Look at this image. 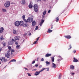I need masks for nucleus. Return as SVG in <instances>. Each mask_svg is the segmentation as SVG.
<instances>
[{
	"instance_id": "nucleus-1",
	"label": "nucleus",
	"mask_w": 79,
	"mask_h": 79,
	"mask_svg": "<svg viewBox=\"0 0 79 79\" xmlns=\"http://www.w3.org/2000/svg\"><path fill=\"white\" fill-rule=\"evenodd\" d=\"M13 55V52H12L10 50L8 51L5 54V57H6V58H10V55Z\"/></svg>"
},
{
	"instance_id": "nucleus-2",
	"label": "nucleus",
	"mask_w": 79,
	"mask_h": 79,
	"mask_svg": "<svg viewBox=\"0 0 79 79\" xmlns=\"http://www.w3.org/2000/svg\"><path fill=\"white\" fill-rule=\"evenodd\" d=\"M25 21L26 23H32V21H33V19L29 17L27 20H25Z\"/></svg>"
},
{
	"instance_id": "nucleus-3",
	"label": "nucleus",
	"mask_w": 79,
	"mask_h": 79,
	"mask_svg": "<svg viewBox=\"0 0 79 79\" xmlns=\"http://www.w3.org/2000/svg\"><path fill=\"white\" fill-rule=\"evenodd\" d=\"M34 10L36 13H37L38 11V10H39V6L36 4H35L34 6Z\"/></svg>"
},
{
	"instance_id": "nucleus-4",
	"label": "nucleus",
	"mask_w": 79,
	"mask_h": 79,
	"mask_svg": "<svg viewBox=\"0 0 79 79\" xmlns=\"http://www.w3.org/2000/svg\"><path fill=\"white\" fill-rule=\"evenodd\" d=\"M10 1H7L4 4V6L6 8H8L10 6Z\"/></svg>"
},
{
	"instance_id": "nucleus-5",
	"label": "nucleus",
	"mask_w": 79,
	"mask_h": 79,
	"mask_svg": "<svg viewBox=\"0 0 79 79\" xmlns=\"http://www.w3.org/2000/svg\"><path fill=\"white\" fill-rule=\"evenodd\" d=\"M14 24L15 26L18 27L20 25V22L18 21H17L14 23Z\"/></svg>"
},
{
	"instance_id": "nucleus-6",
	"label": "nucleus",
	"mask_w": 79,
	"mask_h": 79,
	"mask_svg": "<svg viewBox=\"0 0 79 79\" xmlns=\"http://www.w3.org/2000/svg\"><path fill=\"white\" fill-rule=\"evenodd\" d=\"M0 60L2 62H6L7 61V59H5V57H1L0 58Z\"/></svg>"
},
{
	"instance_id": "nucleus-7",
	"label": "nucleus",
	"mask_w": 79,
	"mask_h": 79,
	"mask_svg": "<svg viewBox=\"0 0 79 79\" xmlns=\"http://www.w3.org/2000/svg\"><path fill=\"white\" fill-rule=\"evenodd\" d=\"M21 39V37L19 36H15V40H19Z\"/></svg>"
},
{
	"instance_id": "nucleus-8",
	"label": "nucleus",
	"mask_w": 79,
	"mask_h": 79,
	"mask_svg": "<svg viewBox=\"0 0 79 79\" xmlns=\"http://www.w3.org/2000/svg\"><path fill=\"white\" fill-rule=\"evenodd\" d=\"M64 37L66 38V39H71V36L70 35H67L66 36H64Z\"/></svg>"
},
{
	"instance_id": "nucleus-9",
	"label": "nucleus",
	"mask_w": 79,
	"mask_h": 79,
	"mask_svg": "<svg viewBox=\"0 0 79 79\" xmlns=\"http://www.w3.org/2000/svg\"><path fill=\"white\" fill-rule=\"evenodd\" d=\"M3 31H4V28L3 27H1L0 28V34H2L3 32Z\"/></svg>"
},
{
	"instance_id": "nucleus-10",
	"label": "nucleus",
	"mask_w": 79,
	"mask_h": 79,
	"mask_svg": "<svg viewBox=\"0 0 79 79\" xmlns=\"http://www.w3.org/2000/svg\"><path fill=\"white\" fill-rule=\"evenodd\" d=\"M28 6L30 8H32V2H31L29 5Z\"/></svg>"
},
{
	"instance_id": "nucleus-11",
	"label": "nucleus",
	"mask_w": 79,
	"mask_h": 79,
	"mask_svg": "<svg viewBox=\"0 0 79 79\" xmlns=\"http://www.w3.org/2000/svg\"><path fill=\"white\" fill-rule=\"evenodd\" d=\"M52 68H56V65L55 64V63H52Z\"/></svg>"
},
{
	"instance_id": "nucleus-12",
	"label": "nucleus",
	"mask_w": 79,
	"mask_h": 79,
	"mask_svg": "<svg viewBox=\"0 0 79 79\" xmlns=\"http://www.w3.org/2000/svg\"><path fill=\"white\" fill-rule=\"evenodd\" d=\"M20 3L22 5H24L26 4V1L25 0H22L20 1Z\"/></svg>"
},
{
	"instance_id": "nucleus-13",
	"label": "nucleus",
	"mask_w": 79,
	"mask_h": 79,
	"mask_svg": "<svg viewBox=\"0 0 79 79\" xmlns=\"http://www.w3.org/2000/svg\"><path fill=\"white\" fill-rule=\"evenodd\" d=\"M40 72H42V71H40V72H37V71H36V73H35V76H37V75H39V74L40 73Z\"/></svg>"
},
{
	"instance_id": "nucleus-14",
	"label": "nucleus",
	"mask_w": 79,
	"mask_h": 79,
	"mask_svg": "<svg viewBox=\"0 0 79 79\" xmlns=\"http://www.w3.org/2000/svg\"><path fill=\"white\" fill-rule=\"evenodd\" d=\"M52 56V54H49V53H47V54L45 56L46 57H48L49 56Z\"/></svg>"
},
{
	"instance_id": "nucleus-15",
	"label": "nucleus",
	"mask_w": 79,
	"mask_h": 79,
	"mask_svg": "<svg viewBox=\"0 0 79 79\" xmlns=\"http://www.w3.org/2000/svg\"><path fill=\"white\" fill-rule=\"evenodd\" d=\"M16 48L18 50H19L21 48V47H20V45H18L16 46Z\"/></svg>"
},
{
	"instance_id": "nucleus-16",
	"label": "nucleus",
	"mask_w": 79,
	"mask_h": 79,
	"mask_svg": "<svg viewBox=\"0 0 79 79\" xmlns=\"http://www.w3.org/2000/svg\"><path fill=\"white\" fill-rule=\"evenodd\" d=\"M73 62H75L76 63L78 62V60L77 59L75 58V57L73 58Z\"/></svg>"
},
{
	"instance_id": "nucleus-17",
	"label": "nucleus",
	"mask_w": 79,
	"mask_h": 79,
	"mask_svg": "<svg viewBox=\"0 0 79 79\" xmlns=\"http://www.w3.org/2000/svg\"><path fill=\"white\" fill-rule=\"evenodd\" d=\"M16 60L13 59V60H11L10 61V62L8 63V64L10 63H11V62H16Z\"/></svg>"
},
{
	"instance_id": "nucleus-18",
	"label": "nucleus",
	"mask_w": 79,
	"mask_h": 79,
	"mask_svg": "<svg viewBox=\"0 0 79 79\" xmlns=\"http://www.w3.org/2000/svg\"><path fill=\"white\" fill-rule=\"evenodd\" d=\"M13 44H14V42L11 41L8 42L9 45H13Z\"/></svg>"
},
{
	"instance_id": "nucleus-19",
	"label": "nucleus",
	"mask_w": 79,
	"mask_h": 79,
	"mask_svg": "<svg viewBox=\"0 0 79 79\" xmlns=\"http://www.w3.org/2000/svg\"><path fill=\"white\" fill-rule=\"evenodd\" d=\"M32 25L33 26H35V21H33L32 23Z\"/></svg>"
},
{
	"instance_id": "nucleus-20",
	"label": "nucleus",
	"mask_w": 79,
	"mask_h": 79,
	"mask_svg": "<svg viewBox=\"0 0 79 79\" xmlns=\"http://www.w3.org/2000/svg\"><path fill=\"white\" fill-rule=\"evenodd\" d=\"M21 26H23L24 24V22L22 21H21L19 22Z\"/></svg>"
},
{
	"instance_id": "nucleus-21",
	"label": "nucleus",
	"mask_w": 79,
	"mask_h": 79,
	"mask_svg": "<svg viewBox=\"0 0 79 79\" xmlns=\"http://www.w3.org/2000/svg\"><path fill=\"white\" fill-rule=\"evenodd\" d=\"M2 44L3 47H5V46H6V43L4 41L2 42Z\"/></svg>"
},
{
	"instance_id": "nucleus-22",
	"label": "nucleus",
	"mask_w": 79,
	"mask_h": 79,
	"mask_svg": "<svg viewBox=\"0 0 79 79\" xmlns=\"http://www.w3.org/2000/svg\"><path fill=\"white\" fill-rule=\"evenodd\" d=\"M48 69L47 71H49V68H47V69L43 68L41 69V71H43L44 70H45V69Z\"/></svg>"
},
{
	"instance_id": "nucleus-23",
	"label": "nucleus",
	"mask_w": 79,
	"mask_h": 79,
	"mask_svg": "<svg viewBox=\"0 0 79 79\" xmlns=\"http://www.w3.org/2000/svg\"><path fill=\"white\" fill-rule=\"evenodd\" d=\"M52 30H50V28H49L48 30V33H50L52 32Z\"/></svg>"
},
{
	"instance_id": "nucleus-24",
	"label": "nucleus",
	"mask_w": 79,
	"mask_h": 79,
	"mask_svg": "<svg viewBox=\"0 0 79 79\" xmlns=\"http://www.w3.org/2000/svg\"><path fill=\"white\" fill-rule=\"evenodd\" d=\"M70 69H74V66H73V65H71Z\"/></svg>"
},
{
	"instance_id": "nucleus-25",
	"label": "nucleus",
	"mask_w": 79,
	"mask_h": 79,
	"mask_svg": "<svg viewBox=\"0 0 79 79\" xmlns=\"http://www.w3.org/2000/svg\"><path fill=\"white\" fill-rule=\"evenodd\" d=\"M0 39H1V40H3L4 38H3V35H2L1 36Z\"/></svg>"
},
{
	"instance_id": "nucleus-26",
	"label": "nucleus",
	"mask_w": 79,
	"mask_h": 79,
	"mask_svg": "<svg viewBox=\"0 0 79 79\" xmlns=\"http://www.w3.org/2000/svg\"><path fill=\"white\" fill-rule=\"evenodd\" d=\"M22 17H23V19L24 21V22H25L26 21H25V20H26L25 19V15H23Z\"/></svg>"
},
{
	"instance_id": "nucleus-27",
	"label": "nucleus",
	"mask_w": 79,
	"mask_h": 79,
	"mask_svg": "<svg viewBox=\"0 0 79 79\" xmlns=\"http://www.w3.org/2000/svg\"><path fill=\"white\" fill-rule=\"evenodd\" d=\"M59 21V17H57L56 18V22H58V21Z\"/></svg>"
},
{
	"instance_id": "nucleus-28",
	"label": "nucleus",
	"mask_w": 79,
	"mask_h": 79,
	"mask_svg": "<svg viewBox=\"0 0 79 79\" xmlns=\"http://www.w3.org/2000/svg\"><path fill=\"white\" fill-rule=\"evenodd\" d=\"M15 45H18V44H19V42H18V41H17L16 40L15 41Z\"/></svg>"
},
{
	"instance_id": "nucleus-29",
	"label": "nucleus",
	"mask_w": 79,
	"mask_h": 79,
	"mask_svg": "<svg viewBox=\"0 0 79 79\" xmlns=\"http://www.w3.org/2000/svg\"><path fill=\"white\" fill-rule=\"evenodd\" d=\"M46 63L47 64H50V62H48V61H46Z\"/></svg>"
},
{
	"instance_id": "nucleus-30",
	"label": "nucleus",
	"mask_w": 79,
	"mask_h": 79,
	"mask_svg": "<svg viewBox=\"0 0 79 79\" xmlns=\"http://www.w3.org/2000/svg\"><path fill=\"white\" fill-rule=\"evenodd\" d=\"M2 11H3V12H5V13L6 12V9H2Z\"/></svg>"
},
{
	"instance_id": "nucleus-31",
	"label": "nucleus",
	"mask_w": 79,
	"mask_h": 79,
	"mask_svg": "<svg viewBox=\"0 0 79 79\" xmlns=\"http://www.w3.org/2000/svg\"><path fill=\"white\" fill-rule=\"evenodd\" d=\"M51 60L52 61V62H54V60H55V59L54 58V57H52L51 58Z\"/></svg>"
},
{
	"instance_id": "nucleus-32",
	"label": "nucleus",
	"mask_w": 79,
	"mask_h": 79,
	"mask_svg": "<svg viewBox=\"0 0 79 79\" xmlns=\"http://www.w3.org/2000/svg\"><path fill=\"white\" fill-rule=\"evenodd\" d=\"M27 25H28V24H27V23H25L24 24L23 26L24 27H27Z\"/></svg>"
},
{
	"instance_id": "nucleus-33",
	"label": "nucleus",
	"mask_w": 79,
	"mask_h": 79,
	"mask_svg": "<svg viewBox=\"0 0 79 79\" xmlns=\"http://www.w3.org/2000/svg\"><path fill=\"white\" fill-rule=\"evenodd\" d=\"M47 13V11H46V10H45L43 13V15H45V14H46V13Z\"/></svg>"
},
{
	"instance_id": "nucleus-34",
	"label": "nucleus",
	"mask_w": 79,
	"mask_h": 79,
	"mask_svg": "<svg viewBox=\"0 0 79 79\" xmlns=\"http://www.w3.org/2000/svg\"><path fill=\"white\" fill-rule=\"evenodd\" d=\"M13 34H16V31L14 30H13Z\"/></svg>"
},
{
	"instance_id": "nucleus-35",
	"label": "nucleus",
	"mask_w": 79,
	"mask_h": 79,
	"mask_svg": "<svg viewBox=\"0 0 79 79\" xmlns=\"http://www.w3.org/2000/svg\"><path fill=\"white\" fill-rule=\"evenodd\" d=\"M61 75H60L59 77V79H61Z\"/></svg>"
},
{
	"instance_id": "nucleus-36",
	"label": "nucleus",
	"mask_w": 79,
	"mask_h": 79,
	"mask_svg": "<svg viewBox=\"0 0 79 79\" xmlns=\"http://www.w3.org/2000/svg\"><path fill=\"white\" fill-rule=\"evenodd\" d=\"M59 57L60 58V60H63V58H62L61 56H59Z\"/></svg>"
},
{
	"instance_id": "nucleus-37",
	"label": "nucleus",
	"mask_w": 79,
	"mask_h": 79,
	"mask_svg": "<svg viewBox=\"0 0 79 79\" xmlns=\"http://www.w3.org/2000/svg\"><path fill=\"white\" fill-rule=\"evenodd\" d=\"M38 29H39V27L38 26H37L35 28V30H37Z\"/></svg>"
},
{
	"instance_id": "nucleus-38",
	"label": "nucleus",
	"mask_w": 79,
	"mask_h": 79,
	"mask_svg": "<svg viewBox=\"0 0 79 79\" xmlns=\"http://www.w3.org/2000/svg\"><path fill=\"white\" fill-rule=\"evenodd\" d=\"M8 48H9V50H11V47L10 46H8Z\"/></svg>"
},
{
	"instance_id": "nucleus-39",
	"label": "nucleus",
	"mask_w": 79,
	"mask_h": 79,
	"mask_svg": "<svg viewBox=\"0 0 79 79\" xmlns=\"http://www.w3.org/2000/svg\"><path fill=\"white\" fill-rule=\"evenodd\" d=\"M23 35V36H24V37H25V36H26V35H27V33H25Z\"/></svg>"
},
{
	"instance_id": "nucleus-40",
	"label": "nucleus",
	"mask_w": 79,
	"mask_h": 79,
	"mask_svg": "<svg viewBox=\"0 0 79 79\" xmlns=\"http://www.w3.org/2000/svg\"><path fill=\"white\" fill-rule=\"evenodd\" d=\"M37 41H35L33 43V44H37Z\"/></svg>"
},
{
	"instance_id": "nucleus-41",
	"label": "nucleus",
	"mask_w": 79,
	"mask_h": 79,
	"mask_svg": "<svg viewBox=\"0 0 79 79\" xmlns=\"http://www.w3.org/2000/svg\"><path fill=\"white\" fill-rule=\"evenodd\" d=\"M35 60H34L32 61V64H34L35 63Z\"/></svg>"
},
{
	"instance_id": "nucleus-42",
	"label": "nucleus",
	"mask_w": 79,
	"mask_h": 79,
	"mask_svg": "<svg viewBox=\"0 0 79 79\" xmlns=\"http://www.w3.org/2000/svg\"><path fill=\"white\" fill-rule=\"evenodd\" d=\"M69 47H70V48H69L68 49V50H69V49H71V45L70 44V45H69Z\"/></svg>"
},
{
	"instance_id": "nucleus-43",
	"label": "nucleus",
	"mask_w": 79,
	"mask_h": 79,
	"mask_svg": "<svg viewBox=\"0 0 79 79\" xmlns=\"http://www.w3.org/2000/svg\"><path fill=\"white\" fill-rule=\"evenodd\" d=\"M45 21L44 20L42 19L41 20V22L42 23H43L44 22V21Z\"/></svg>"
},
{
	"instance_id": "nucleus-44",
	"label": "nucleus",
	"mask_w": 79,
	"mask_h": 79,
	"mask_svg": "<svg viewBox=\"0 0 79 79\" xmlns=\"http://www.w3.org/2000/svg\"><path fill=\"white\" fill-rule=\"evenodd\" d=\"M44 61V58H42L41 59V61Z\"/></svg>"
},
{
	"instance_id": "nucleus-45",
	"label": "nucleus",
	"mask_w": 79,
	"mask_h": 79,
	"mask_svg": "<svg viewBox=\"0 0 79 79\" xmlns=\"http://www.w3.org/2000/svg\"><path fill=\"white\" fill-rule=\"evenodd\" d=\"M43 24V23H42V22H40V26H42V24Z\"/></svg>"
},
{
	"instance_id": "nucleus-46",
	"label": "nucleus",
	"mask_w": 79,
	"mask_h": 79,
	"mask_svg": "<svg viewBox=\"0 0 79 79\" xmlns=\"http://www.w3.org/2000/svg\"><path fill=\"white\" fill-rule=\"evenodd\" d=\"M61 59H57V61H61Z\"/></svg>"
},
{
	"instance_id": "nucleus-47",
	"label": "nucleus",
	"mask_w": 79,
	"mask_h": 79,
	"mask_svg": "<svg viewBox=\"0 0 79 79\" xmlns=\"http://www.w3.org/2000/svg\"><path fill=\"white\" fill-rule=\"evenodd\" d=\"M27 74H28L29 76H31V75L30 73H27Z\"/></svg>"
},
{
	"instance_id": "nucleus-48",
	"label": "nucleus",
	"mask_w": 79,
	"mask_h": 79,
	"mask_svg": "<svg viewBox=\"0 0 79 79\" xmlns=\"http://www.w3.org/2000/svg\"><path fill=\"white\" fill-rule=\"evenodd\" d=\"M10 51V52H14V50H13V49H11Z\"/></svg>"
},
{
	"instance_id": "nucleus-49",
	"label": "nucleus",
	"mask_w": 79,
	"mask_h": 79,
	"mask_svg": "<svg viewBox=\"0 0 79 79\" xmlns=\"http://www.w3.org/2000/svg\"><path fill=\"white\" fill-rule=\"evenodd\" d=\"M39 66V65L37 64H36L35 65V67H37L38 66Z\"/></svg>"
},
{
	"instance_id": "nucleus-50",
	"label": "nucleus",
	"mask_w": 79,
	"mask_h": 79,
	"mask_svg": "<svg viewBox=\"0 0 79 79\" xmlns=\"http://www.w3.org/2000/svg\"><path fill=\"white\" fill-rule=\"evenodd\" d=\"M40 38V37H38L37 38V40H36V41H38V40H39V39Z\"/></svg>"
},
{
	"instance_id": "nucleus-51",
	"label": "nucleus",
	"mask_w": 79,
	"mask_h": 79,
	"mask_svg": "<svg viewBox=\"0 0 79 79\" xmlns=\"http://www.w3.org/2000/svg\"><path fill=\"white\" fill-rule=\"evenodd\" d=\"M76 50H74L73 51L74 53H76Z\"/></svg>"
},
{
	"instance_id": "nucleus-52",
	"label": "nucleus",
	"mask_w": 79,
	"mask_h": 79,
	"mask_svg": "<svg viewBox=\"0 0 79 79\" xmlns=\"http://www.w3.org/2000/svg\"><path fill=\"white\" fill-rule=\"evenodd\" d=\"M12 42H15V40H14V39H12Z\"/></svg>"
},
{
	"instance_id": "nucleus-53",
	"label": "nucleus",
	"mask_w": 79,
	"mask_h": 79,
	"mask_svg": "<svg viewBox=\"0 0 79 79\" xmlns=\"http://www.w3.org/2000/svg\"><path fill=\"white\" fill-rule=\"evenodd\" d=\"M50 12H51V10H49L48 11V13H50Z\"/></svg>"
},
{
	"instance_id": "nucleus-54",
	"label": "nucleus",
	"mask_w": 79,
	"mask_h": 79,
	"mask_svg": "<svg viewBox=\"0 0 79 79\" xmlns=\"http://www.w3.org/2000/svg\"><path fill=\"white\" fill-rule=\"evenodd\" d=\"M44 16H45V15H44L43 14V15H42V16L43 19V18H44Z\"/></svg>"
},
{
	"instance_id": "nucleus-55",
	"label": "nucleus",
	"mask_w": 79,
	"mask_h": 79,
	"mask_svg": "<svg viewBox=\"0 0 79 79\" xmlns=\"http://www.w3.org/2000/svg\"><path fill=\"white\" fill-rule=\"evenodd\" d=\"M42 65H40L39 66V68H42Z\"/></svg>"
},
{
	"instance_id": "nucleus-56",
	"label": "nucleus",
	"mask_w": 79,
	"mask_h": 79,
	"mask_svg": "<svg viewBox=\"0 0 79 79\" xmlns=\"http://www.w3.org/2000/svg\"><path fill=\"white\" fill-rule=\"evenodd\" d=\"M2 48H0V52H1V51H2Z\"/></svg>"
},
{
	"instance_id": "nucleus-57",
	"label": "nucleus",
	"mask_w": 79,
	"mask_h": 79,
	"mask_svg": "<svg viewBox=\"0 0 79 79\" xmlns=\"http://www.w3.org/2000/svg\"><path fill=\"white\" fill-rule=\"evenodd\" d=\"M25 69L26 70H27V71H28V69H27V68H25Z\"/></svg>"
},
{
	"instance_id": "nucleus-58",
	"label": "nucleus",
	"mask_w": 79,
	"mask_h": 79,
	"mask_svg": "<svg viewBox=\"0 0 79 79\" xmlns=\"http://www.w3.org/2000/svg\"><path fill=\"white\" fill-rule=\"evenodd\" d=\"M36 70H37V69H35L32 70V71H36Z\"/></svg>"
},
{
	"instance_id": "nucleus-59",
	"label": "nucleus",
	"mask_w": 79,
	"mask_h": 79,
	"mask_svg": "<svg viewBox=\"0 0 79 79\" xmlns=\"http://www.w3.org/2000/svg\"><path fill=\"white\" fill-rule=\"evenodd\" d=\"M31 35V33H30L29 34V36H30V35Z\"/></svg>"
},
{
	"instance_id": "nucleus-60",
	"label": "nucleus",
	"mask_w": 79,
	"mask_h": 79,
	"mask_svg": "<svg viewBox=\"0 0 79 79\" xmlns=\"http://www.w3.org/2000/svg\"><path fill=\"white\" fill-rule=\"evenodd\" d=\"M74 73H72V75H74Z\"/></svg>"
},
{
	"instance_id": "nucleus-61",
	"label": "nucleus",
	"mask_w": 79,
	"mask_h": 79,
	"mask_svg": "<svg viewBox=\"0 0 79 79\" xmlns=\"http://www.w3.org/2000/svg\"><path fill=\"white\" fill-rule=\"evenodd\" d=\"M53 26H52L51 27V29H53Z\"/></svg>"
},
{
	"instance_id": "nucleus-62",
	"label": "nucleus",
	"mask_w": 79,
	"mask_h": 79,
	"mask_svg": "<svg viewBox=\"0 0 79 79\" xmlns=\"http://www.w3.org/2000/svg\"><path fill=\"white\" fill-rule=\"evenodd\" d=\"M39 60V58H37V60H36V61H38V60Z\"/></svg>"
},
{
	"instance_id": "nucleus-63",
	"label": "nucleus",
	"mask_w": 79,
	"mask_h": 79,
	"mask_svg": "<svg viewBox=\"0 0 79 79\" xmlns=\"http://www.w3.org/2000/svg\"><path fill=\"white\" fill-rule=\"evenodd\" d=\"M37 1H41V0H37Z\"/></svg>"
},
{
	"instance_id": "nucleus-64",
	"label": "nucleus",
	"mask_w": 79,
	"mask_h": 79,
	"mask_svg": "<svg viewBox=\"0 0 79 79\" xmlns=\"http://www.w3.org/2000/svg\"><path fill=\"white\" fill-rule=\"evenodd\" d=\"M44 1H46V0H44Z\"/></svg>"
}]
</instances>
